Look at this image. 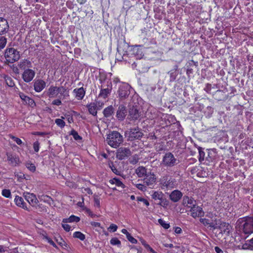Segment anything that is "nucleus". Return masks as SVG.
Wrapping results in <instances>:
<instances>
[{
    "mask_svg": "<svg viewBox=\"0 0 253 253\" xmlns=\"http://www.w3.org/2000/svg\"><path fill=\"white\" fill-rule=\"evenodd\" d=\"M26 167L31 171L34 172L36 170V167L32 163H27Z\"/></svg>",
    "mask_w": 253,
    "mask_h": 253,
    "instance_id": "nucleus-46",
    "label": "nucleus"
},
{
    "mask_svg": "<svg viewBox=\"0 0 253 253\" xmlns=\"http://www.w3.org/2000/svg\"><path fill=\"white\" fill-rule=\"evenodd\" d=\"M199 161H202L204 160V157H205V152L202 151V148H200L199 149Z\"/></svg>",
    "mask_w": 253,
    "mask_h": 253,
    "instance_id": "nucleus-47",
    "label": "nucleus"
},
{
    "mask_svg": "<svg viewBox=\"0 0 253 253\" xmlns=\"http://www.w3.org/2000/svg\"><path fill=\"white\" fill-rule=\"evenodd\" d=\"M45 239L50 245H52L54 247H56L54 242L50 238L46 237Z\"/></svg>",
    "mask_w": 253,
    "mask_h": 253,
    "instance_id": "nucleus-56",
    "label": "nucleus"
},
{
    "mask_svg": "<svg viewBox=\"0 0 253 253\" xmlns=\"http://www.w3.org/2000/svg\"><path fill=\"white\" fill-rule=\"evenodd\" d=\"M62 226L63 229L67 232H69L71 229V226L67 224V223H62Z\"/></svg>",
    "mask_w": 253,
    "mask_h": 253,
    "instance_id": "nucleus-52",
    "label": "nucleus"
},
{
    "mask_svg": "<svg viewBox=\"0 0 253 253\" xmlns=\"http://www.w3.org/2000/svg\"><path fill=\"white\" fill-rule=\"evenodd\" d=\"M118 228V226L114 224H111L109 228V229H110V231H112V232H115Z\"/></svg>",
    "mask_w": 253,
    "mask_h": 253,
    "instance_id": "nucleus-54",
    "label": "nucleus"
},
{
    "mask_svg": "<svg viewBox=\"0 0 253 253\" xmlns=\"http://www.w3.org/2000/svg\"><path fill=\"white\" fill-rule=\"evenodd\" d=\"M7 160L13 165H16L19 162L18 157L7 153Z\"/></svg>",
    "mask_w": 253,
    "mask_h": 253,
    "instance_id": "nucleus-30",
    "label": "nucleus"
},
{
    "mask_svg": "<svg viewBox=\"0 0 253 253\" xmlns=\"http://www.w3.org/2000/svg\"><path fill=\"white\" fill-rule=\"evenodd\" d=\"M158 222L160 224V225L165 229H167L169 227V224L167 222H166L164 220L162 219H159L158 220Z\"/></svg>",
    "mask_w": 253,
    "mask_h": 253,
    "instance_id": "nucleus-42",
    "label": "nucleus"
},
{
    "mask_svg": "<svg viewBox=\"0 0 253 253\" xmlns=\"http://www.w3.org/2000/svg\"><path fill=\"white\" fill-rule=\"evenodd\" d=\"M110 244L112 245H117L118 247H120L121 244V241L116 237L113 238L111 239Z\"/></svg>",
    "mask_w": 253,
    "mask_h": 253,
    "instance_id": "nucleus-40",
    "label": "nucleus"
},
{
    "mask_svg": "<svg viewBox=\"0 0 253 253\" xmlns=\"http://www.w3.org/2000/svg\"><path fill=\"white\" fill-rule=\"evenodd\" d=\"M131 54L134 55L136 58H141L143 55V52L137 45H134L131 48Z\"/></svg>",
    "mask_w": 253,
    "mask_h": 253,
    "instance_id": "nucleus-26",
    "label": "nucleus"
},
{
    "mask_svg": "<svg viewBox=\"0 0 253 253\" xmlns=\"http://www.w3.org/2000/svg\"><path fill=\"white\" fill-rule=\"evenodd\" d=\"M73 92L75 93L76 98L78 100H82L85 95V91L83 87H81L79 88L74 89Z\"/></svg>",
    "mask_w": 253,
    "mask_h": 253,
    "instance_id": "nucleus-25",
    "label": "nucleus"
},
{
    "mask_svg": "<svg viewBox=\"0 0 253 253\" xmlns=\"http://www.w3.org/2000/svg\"><path fill=\"white\" fill-rule=\"evenodd\" d=\"M114 109L112 106H109L105 108L103 110V115L106 118H108L111 116L114 113Z\"/></svg>",
    "mask_w": 253,
    "mask_h": 253,
    "instance_id": "nucleus-31",
    "label": "nucleus"
},
{
    "mask_svg": "<svg viewBox=\"0 0 253 253\" xmlns=\"http://www.w3.org/2000/svg\"><path fill=\"white\" fill-rule=\"evenodd\" d=\"M59 244L62 247H67V244L65 241H63L62 239H61V241L59 242Z\"/></svg>",
    "mask_w": 253,
    "mask_h": 253,
    "instance_id": "nucleus-60",
    "label": "nucleus"
},
{
    "mask_svg": "<svg viewBox=\"0 0 253 253\" xmlns=\"http://www.w3.org/2000/svg\"><path fill=\"white\" fill-rule=\"evenodd\" d=\"M136 187L141 190V191H145L146 190V186H145L143 184H138L136 185Z\"/></svg>",
    "mask_w": 253,
    "mask_h": 253,
    "instance_id": "nucleus-55",
    "label": "nucleus"
},
{
    "mask_svg": "<svg viewBox=\"0 0 253 253\" xmlns=\"http://www.w3.org/2000/svg\"><path fill=\"white\" fill-rule=\"evenodd\" d=\"M168 205V202L166 200V199H164L163 202L161 204L160 206L163 207H165Z\"/></svg>",
    "mask_w": 253,
    "mask_h": 253,
    "instance_id": "nucleus-61",
    "label": "nucleus"
},
{
    "mask_svg": "<svg viewBox=\"0 0 253 253\" xmlns=\"http://www.w3.org/2000/svg\"><path fill=\"white\" fill-rule=\"evenodd\" d=\"M242 249L253 251V238L245 242L242 245Z\"/></svg>",
    "mask_w": 253,
    "mask_h": 253,
    "instance_id": "nucleus-32",
    "label": "nucleus"
},
{
    "mask_svg": "<svg viewBox=\"0 0 253 253\" xmlns=\"http://www.w3.org/2000/svg\"><path fill=\"white\" fill-rule=\"evenodd\" d=\"M6 61L9 63H13L20 58L19 52L14 48L6 49L4 54Z\"/></svg>",
    "mask_w": 253,
    "mask_h": 253,
    "instance_id": "nucleus-5",
    "label": "nucleus"
},
{
    "mask_svg": "<svg viewBox=\"0 0 253 253\" xmlns=\"http://www.w3.org/2000/svg\"><path fill=\"white\" fill-rule=\"evenodd\" d=\"M14 201L15 204L18 207H20L24 209L27 210L26 204L24 203L23 198L19 196H16L15 198Z\"/></svg>",
    "mask_w": 253,
    "mask_h": 253,
    "instance_id": "nucleus-28",
    "label": "nucleus"
},
{
    "mask_svg": "<svg viewBox=\"0 0 253 253\" xmlns=\"http://www.w3.org/2000/svg\"><path fill=\"white\" fill-rule=\"evenodd\" d=\"M236 228L241 233L249 235L253 233V216H245L239 218L236 223Z\"/></svg>",
    "mask_w": 253,
    "mask_h": 253,
    "instance_id": "nucleus-1",
    "label": "nucleus"
},
{
    "mask_svg": "<svg viewBox=\"0 0 253 253\" xmlns=\"http://www.w3.org/2000/svg\"><path fill=\"white\" fill-rule=\"evenodd\" d=\"M55 123L58 126H59L61 128L64 127L65 125V122L62 119H56L55 120Z\"/></svg>",
    "mask_w": 253,
    "mask_h": 253,
    "instance_id": "nucleus-41",
    "label": "nucleus"
},
{
    "mask_svg": "<svg viewBox=\"0 0 253 253\" xmlns=\"http://www.w3.org/2000/svg\"><path fill=\"white\" fill-rule=\"evenodd\" d=\"M156 178L154 173L148 172L143 179L144 183L147 186H152L156 182Z\"/></svg>",
    "mask_w": 253,
    "mask_h": 253,
    "instance_id": "nucleus-15",
    "label": "nucleus"
},
{
    "mask_svg": "<svg viewBox=\"0 0 253 253\" xmlns=\"http://www.w3.org/2000/svg\"><path fill=\"white\" fill-rule=\"evenodd\" d=\"M145 248L149 250L151 253H155L156 252L148 244Z\"/></svg>",
    "mask_w": 253,
    "mask_h": 253,
    "instance_id": "nucleus-58",
    "label": "nucleus"
},
{
    "mask_svg": "<svg viewBox=\"0 0 253 253\" xmlns=\"http://www.w3.org/2000/svg\"><path fill=\"white\" fill-rule=\"evenodd\" d=\"M109 183L111 184H115L118 187H120L122 188H125V186L119 179L117 178H114L109 180Z\"/></svg>",
    "mask_w": 253,
    "mask_h": 253,
    "instance_id": "nucleus-34",
    "label": "nucleus"
},
{
    "mask_svg": "<svg viewBox=\"0 0 253 253\" xmlns=\"http://www.w3.org/2000/svg\"><path fill=\"white\" fill-rule=\"evenodd\" d=\"M46 83L42 80H37L34 82V87L37 92H41L45 87Z\"/></svg>",
    "mask_w": 253,
    "mask_h": 253,
    "instance_id": "nucleus-17",
    "label": "nucleus"
},
{
    "mask_svg": "<svg viewBox=\"0 0 253 253\" xmlns=\"http://www.w3.org/2000/svg\"><path fill=\"white\" fill-rule=\"evenodd\" d=\"M182 194L179 190H174L169 195L170 199L173 202H178L182 197Z\"/></svg>",
    "mask_w": 253,
    "mask_h": 253,
    "instance_id": "nucleus-21",
    "label": "nucleus"
},
{
    "mask_svg": "<svg viewBox=\"0 0 253 253\" xmlns=\"http://www.w3.org/2000/svg\"><path fill=\"white\" fill-rule=\"evenodd\" d=\"M33 148L35 152H38L39 151L40 143L38 141H36L34 143Z\"/></svg>",
    "mask_w": 253,
    "mask_h": 253,
    "instance_id": "nucleus-51",
    "label": "nucleus"
},
{
    "mask_svg": "<svg viewBox=\"0 0 253 253\" xmlns=\"http://www.w3.org/2000/svg\"><path fill=\"white\" fill-rule=\"evenodd\" d=\"M137 201L142 202L146 206H148L149 205V202L145 199H144L142 197H137Z\"/></svg>",
    "mask_w": 253,
    "mask_h": 253,
    "instance_id": "nucleus-50",
    "label": "nucleus"
},
{
    "mask_svg": "<svg viewBox=\"0 0 253 253\" xmlns=\"http://www.w3.org/2000/svg\"><path fill=\"white\" fill-rule=\"evenodd\" d=\"M189 211L191 212V216L195 218L197 217L203 216L205 214L202 208L197 206V204L193 208H191Z\"/></svg>",
    "mask_w": 253,
    "mask_h": 253,
    "instance_id": "nucleus-11",
    "label": "nucleus"
},
{
    "mask_svg": "<svg viewBox=\"0 0 253 253\" xmlns=\"http://www.w3.org/2000/svg\"><path fill=\"white\" fill-rule=\"evenodd\" d=\"M82 189H84V192H86L87 194L89 195L92 194V192L91 190L89 188H83Z\"/></svg>",
    "mask_w": 253,
    "mask_h": 253,
    "instance_id": "nucleus-57",
    "label": "nucleus"
},
{
    "mask_svg": "<svg viewBox=\"0 0 253 253\" xmlns=\"http://www.w3.org/2000/svg\"><path fill=\"white\" fill-rule=\"evenodd\" d=\"M106 141L111 147L117 148L123 142V136L118 131H113L107 135Z\"/></svg>",
    "mask_w": 253,
    "mask_h": 253,
    "instance_id": "nucleus-2",
    "label": "nucleus"
},
{
    "mask_svg": "<svg viewBox=\"0 0 253 253\" xmlns=\"http://www.w3.org/2000/svg\"><path fill=\"white\" fill-rule=\"evenodd\" d=\"M130 86L126 83L121 84L118 90L120 99L122 100L126 99L130 94Z\"/></svg>",
    "mask_w": 253,
    "mask_h": 253,
    "instance_id": "nucleus-8",
    "label": "nucleus"
},
{
    "mask_svg": "<svg viewBox=\"0 0 253 253\" xmlns=\"http://www.w3.org/2000/svg\"><path fill=\"white\" fill-rule=\"evenodd\" d=\"M19 96L20 98L25 102L26 104L29 105L31 107L34 108L35 106H36V103L34 100L24 94L23 93H19Z\"/></svg>",
    "mask_w": 253,
    "mask_h": 253,
    "instance_id": "nucleus-19",
    "label": "nucleus"
},
{
    "mask_svg": "<svg viewBox=\"0 0 253 253\" xmlns=\"http://www.w3.org/2000/svg\"><path fill=\"white\" fill-rule=\"evenodd\" d=\"M109 168L111 169L112 171L117 175H120L121 174V171L118 170L114 166L113 163L109 164Z\"/></svg>",
    "mask_w": 253,
    "mask_h": 253,
    "instance_id": "nucleus-39",
    "label": "nucleus"
},
{
    "mask_svg": "<svg viewBox=\"0 0 253 253\" xmlns=\"http://www.w3.org/2000/svg\"><path fill=\"white\" fill-rule=\"evenodd\" d=\"M2 195L6 198H10L11 197L10 191L8 189H3L2 191Z\"/></svg>",
    "mask_w": 253,
    "mask_h": 253,
    "instance_id": "nucleus-44",
    "label": "nucleus"
},
{
    "mask_svg": "<svg viewBox=\"0 0 253 253\" xmlns=\"http://www.w3.org/2000/svg\"><path fill=\"white\" fill-rule=\"evenodd\" d=\"M200 221L205 226H208V227L215 229L217 226V224L215 221H211L209 219L207 218H201Z\"/></svg>",
    "mask_w": 253,
    "mask_h": 253,
    "instance_id": "nucleus-22",
    "label": "nucleus"
},
{
    "mask_svg": "<svg viewBox=\"0 0 253 253\" xmlns=\"http://www.w3.org/2000/svg\"><path fill=\"white\" fill-rule=\"evenodd\" d=\"M161 188L164 190H170L174 188L176 185L175 179L168 175L163 176L160 180Z\"/></svg>",
    "mask_w": 253,
    "mask_h": 253,
    "instance_id": "nucleus-4",
    "label": "nucleus"
},
{
    "mask_svg": "<svg viewBox=\"0 0 253 253\" xmlns=\"http://www.w3.org/2000/svg\"><path fill=\"white\" fill-rule=\"evenodd\" d=\"M59 87L51 85L47 92V95L49 98H54L58 95Z\"/></svg>",
    "mask_w": 253,
    "mask_h": 253,
    "instance_id": "nucleus-20",
    "label": "nucleus"
},
{
    "mask_svg": "<svg viewBox=\"0 0 253 253\" xmlns=\"http://www.w3.org/2000/svg\"><path fill=\"white\" fill-rule=\"evenodd\" d=\"M61 99H60L59 98H58L57 99H55L52 102V104L53 105L59 106L62 104V102H61Z\"/></svg>",
    "mask_w": 253,
    "mask_h": 253,
    "instance_id": "nucleus-53",
    "label": "nucleus"
},
{
    "mask_svg": "<svg viewBox=\"0 0 253 253\" xmlns=\"http://www.w3.org/2000/svg\"><path fill=\"white\" fill-rule=\"evenodd\" d=\"M10 138L13 139L18 145H21L23 143L22 140L20 139L13 135H10Z\"/></svg>",
    "mask_w": 253,
    "mask_h": 253,
    "instance_id": "nucleus-45",
    "label": "nucleus"
},
{
    "mask_svg": "<svg viewBox=\"0 0 253 253\" xmlns=\"http://www.w3.org/2000/svg\"><path fill=\"white\" fill-rule=\"evenodd\" d=\"M182 204L185 207L191 209V208H193L197 204V203L193 198L188 196H184L183 198Z\"/></svg>",
    "mask_w": 253,
    "mask_h": 253,
    "instance_id": "nucleus-14",
    "label": "nucleus"
},
{
    "mask_svg": "<svg viewBox=\"0 0 253 253\" xmlns=\"http://www.w3.org/2000/svg\"><path fill=\"white\" fill-rule=\"evenodd\" d=\"M80 218L79 217L72 215L68 218H65L63 219L62 222H78L80 221Z\"/></svg>",
    "mask_w": 253,
    "mask_h": 253,
    "instance_id": "nucleus-33",
    "label": "nucleus"
},
{
    "mask_svg": "<svg viewBox=\"0 0 253 253\" xmlns=\"http://www.w3.org/2000/svg\"><path fill=\"white\" fill-rule=\"evenodd\" d=\"M23 196L25 200L33 207L35 206L39 202L36 195L33 193L24 192Z\"/></svg>",
    "mask_w": 253,
    "mask_h": 253,
    "instance_id": "nucleus-12",
    "label": "nucleus"
},
{
    "mask_svg": "<svg viewBox=\"0 0 253 253\" xmlns=\"http://www.w3.org/2000/svg\"><path fill=\"white\" fill-rule=\"evenodd\" d=\"M182 230L180 227H176L175 228L174 232L177 234H179L181 232Z\"/></svg>",
    "mask_w": 253,
    "mask_h": 253,
    "instance_id": "nucleus-62",
    "label": "nucleus"
},
{
    "mask_svg": "<svg viewBox=\"0 0 253 253\" xmlns=\"http://www.w3.org/2000/svg\"><path fill=\"white\" fill-rule=\"evenodd\" d=\"M73 237L79 239L81 241H84L85 239V235L81 232H75L73 234Z\"/></svg>",
    "mask_w": 253,
    "mask_h": 253,
    "instance_id": "nucleus-37",
    "label": "nucleus"
},
{
    "mask_svg": "<svg viewBox=\"0 0 253 253\" xmlns=\"http://www.w3.org/2000/svg\"><path fill=\"white\" fill-rule=\"evenodd\" d=\"M141 115V112L140 111L139 107L137 105L130 106L128 110L127 119L130 121H136L140 119Z\"/></svg>",
    "mask_w": 253,
    "mask_h": 253,
    "instance_id": "nucleus-7",
    "label": "nucleus"
},
{
    "mask_svg": "<svg viewBox=\"0 0 253 253\" xmlns=\"http://www.w3.org/2000/svg\"><path fill=\"white\" fill-rule=\"evenodd\" d=\"M7 42V39L5 37L0 36V49H3Z\"/></svg>",
    "mask_w": 253,
    "mask_h": 253,
    "instance_id": "nucleus-38",
    "label": "nucleus"
},
{
    "mask_svg": "<svg viewBox=\"0 0 253 253\" xmlns=\"http://www.w3.org/2000/svg\"><path fill=\"white\" fill-rule=\"evenodd\" d=\"M87 108H88L89 114L95 116L97 115V106L95 103H90L89 104L87 105Z\"/></svg>",
    "mask_w": 253,
    "mask_h": 253,
    "instance_id": "nucleus-29",
    "label": "nucleus"
},
{
    "mask_svg": "<svg viewBox=\"0 0 253 253\" xmlns=\"http://www.w3.org/2000/svg\"><path fill=\"white\" fill-rule=\"evenodd\" d=\"M35 74V71L30 69H27L23 72L22 77L25 82L29 83L33 80Z\"/></svg>",
    "mask_w": 253,
    "mask_h": 253,
    "instance_id": "nucleus-10",
    "label": "nucleus"
},
{
    "mask_svg": "<svg viewBox=\"0 0 253 253\" xmlns=\"http://www.w3.org/2000/svg\"><path fill=\"white\" fill-rule=\"evenodd\" d=\"M58 94H59L58 96V98L62 99V100L66 99L69 96V91L63 86L59 87Z\"/></svg>",
    "mask_w": 253,
    "mask_h": 253,
    "instance_id": "nucleus-24",
    "label": "nucleus"
},
{
    "mask_svg": "<svg viewBox=\"0 0 253 253\" xmlns=\"http://www.w3.org/2000/svg\"><path fill=\"white\" fill-rule=\"evenodd\" d=\"M177 163V160L174 155L170 152H168L164 156L161 165L165 167H172Z\"/></svg>",
    "mask_w": 253,
    "mask_h": 253,
    "instance_id": "nucleus-6",
    "label": "nucleus"
},
{
    "mask_svg": "<svg viewBox=\"0 0 253 253\" xmlns=\"http://www.w3.org/2000/svg\"><path fill=\"white\" fill-rule=\"evenodd\" d=\"M122 232L126 234V237L127 236H128V234H130L129 232H127V230H126V229H123L122 230Z\"/></svg>",
    "mask_w": 253,
    "mask_h": 253,
    "instance_id": "nucleus-64",
    "label": "nucleus"
},
{
    "mask_svg": "<svg viewBox=\"0 0 253 253\" xmlns=\"http://www.w3.org/2000/svg\"><path fill=\"white\" fill-rule=\"evenodd\" d=\"M125 136L128 141L140 139L143 136V133L138 127L130 128L125 131Z\"/></svg>",
    "mask_w": 253,
    "mask_h": 253,
    "instance_id": "nucleus-3",
    "label": "nucleus"
},
{
    "mask_svg": "<svg viewBox=\"0 0 253 253\" xmlns=\"http://www.w3.org/2000/svg\"><path fill=\"white\" fill-rule=\"evenodd\" d=\"M5 81L6 84L9 87H13L15 85L13 80L9 76L5 77Z\"/></svg>",
    "mask_w": 253,
    "mask_h": 253,
    "instance_id": "nucleus-36",
    "label": "nucleus"
},
{
    "mask_svg": "<svg viewBox=\"0 0 253 253\" xmlns=\"http://www.w3.org/2000/svg\"><path fill=\"white\" fill-rule=\"evenodd\" d=\"M135 173L139 177H145L147 174V169L145 167L143 166H140L135 169Z\"/></svg>",
    "mask_w": 253,
    "mask_h": 253,
    "instance_id": "nucleus-27",
    "label": "nucleus"
},
{
    "mask_svg": "<svg viewBox=\"0 0 253 253\" xmlns=\"http://www.w3.org/2000/svg\"><path fill=\"white\" fill-rule=\"evenodd\" d=\"M126 238L129 242H130L132 244H136L137 243V241L132 236H131L130 234H128V236H127Z\"/></svg>",
    "mask_w": 253,
    "mask_h": 253,
    "instance_id": "nucleus-48",
    "label": "nucleus"
},
{
    "mask_svg": "<svg viewBox=\"0 0 253 253\" xmlns=\"http://www.w3.org/2000/svg\"><path fill=\"white\" fill-rule=\"evenodd\" d=\"M164 194L161 191H155L152 195V198L155 201L162 200Z\"/></svg>",
    "mask_w": 253,
    "mask_h": 253,
    "instance_id": "nucleus-35",
    "label": "nucleus"
},
{
    "mask_svg": "<svg viewBox=\"0 0 253 253\" xmlns=\"http://www.w3.org/2000/svg\"><path fill=\"white\" fill-rule=\"evenodd\" d=\"M32 64L31 62L28 59H23L21 60L18 63V67L22 70H26L32 67Z\"/></svg>",
    "mask_w": 253,
    "mask_h": 253,
    "instance_id": "nucleus-23",
    "label": "nucleus"
},
{
    "mask_svg": "<svg viewBox=\"0 0 253 253\" xmlns=\"http://www.w3.org/2000/svg\"><path fill=\"white\" fill-rule=\"evenodd\" d=\"M71 134L73 136L74 138L76 140H80L82 139V137L80 136L78 134V132L74 130H73L71 131Z\"/></svg>",
    "mask_w": 253,
    "mask_h": 253,
    "instance_id": "nucleus-43",
    "label": "nucleus"
},
{
    "mask_svg": "<svg viewBox=\"0 0 253 253\" xmlns=\"http://www.w3.org/2000/svg\"><path fill=\"white\" fill-rule=\"evenodd\" d=\"M214 249L216 253H224L223 251L218 247H215Z\"/></svg>",
    "mask_w": 253,
    "mask_h": 253,
    "instance_id": "nucleus-59",
    "label": "nucleus"
},
{
    "mask_svg": "<svg viewBox=\"0 0 253 253\" xmlns=\"http://www.w3.org/2000/svg\"><path fill=\"white\" fill-rule=\"evenodd\" d=\"M94 206H95L97 208H99L100 206V200H99V199L98 198V196H95L94 197Z\"/></svg>",
    "mask_w": 253,
    "mask_h": 253,
    "instance_id": "nucleus-49",
    "label": "nucleus"
},
{
    "mask_svg": "<svg viewBox=\"0 0 253 253\" xmlns=\"http://www.w3.org/2000/svg\"><path fill=\"white\" fill-rule=\"evenodd\" d=\"M9 29L7 21L4 18L0 17V35L6 33Z\"/></svg>",
    "mask_w": 253,
    "mask_h": 253,
    "instance_id": "nucleus-18",
    "label": "nucleus"
},
{
    "mask_svg": "<svg viewBox=\"0 0 253 253\" xmlns=\"http://www.w3.org/2000/svg\"><path fill=\"white\" fill-rule=\"evenodd\" d=\"M127 114L126 107L124 105H120L117 111L116 117L119 121H123Z\"/></svg>",
    "mask_w": 253,
    "mask_h": 253,
    "instance_id": "nucleus-13",
    "label": "nucleus"
},
{
    "mask_svg": "<svg viewBox=\"0 0 253 253\" xmlns=\"http://www.w3.org/2000/svg\"><path fill=\"white\" fill-rule=\"evenodd\" d=\"M131 154L130 150L125 147H120L117 151V158L119 160H123L128 157Z\"/></svg>",
    "mask_w": 253,
    "mask_h": 253,
    "instance_id": "nucleus-9",
    "label": "nucleus"
},
{
    "mask_svg": "<svg viewBox=\"0 0 253 253\" xmlns=\"http://www.w3.org/2000/svg\"><path fill=\"white\" fill-rule=\"evenodd\" d=\"M107 87L106 88L101 89L99 96L105 99L110 93L112 90V83L110 81H107Z\"/></svg>",
    "mask_w": 253,
    "mask_h": 253,
    "instance_id": "nucleus-16",
    "label": "nucleus"
},
{
    "mask_svg": "<svg viewBox=\"0 0 253 253\" xmlns=\"http://www.w3.org/2000/svg\"><path fill=\"white\" fill-rule=\"evenodd\" d=\"M91 225L95 227H99L100 226V223L97 222H92L91 223Z\"/></svg>",
    "mask_w": 253,
    "mask_h": 253,
    "instance_id": "nucleus-63",
    "label": "nucleus"
}]
</instances>
